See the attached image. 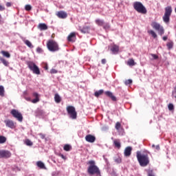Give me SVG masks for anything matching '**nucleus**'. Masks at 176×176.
<instances>
[{
    "label": "nucleus",
    "mask_w": 176,
    "mask_h": 176,
    "mask_svg": "<svg viewBox=\"0 0 176 176\" xmlns=\"http://www.w3.org/2000/svg\"><path fill=\"white\" fill-rule=\"evenodd\" d=\"M166 46H167L168 49L170 50H171L172 47H173L174 43H173V41L168 42V43H167Z\"/></svg>",
    "instance_id": "nucleus-34"
},
{
    "label": "nucleus",
    "mask_w": 176,
    "mask_h": 176,
    "mask_svg": "<svg viewBox=\"0 0 176 176\" xmlns=\"http://www.w3.org/2000/svg\"><path fill=\"white\" fill-rule=\"evenodd\" d=\"M131 83H133V80L131 79H129V80H126L125 82H124V84L127 86L128 85H131Z\"/></svg>",
    "instance_id": "nucleus-39"
},
{
    "label": "nucleus",
    "mask_w": 176,
    "mask_h": 176,
    "mask_svg": "<svg viewBox=\"0 0 176 176\" xmlns=\"http://www.w3.org/2000/svg\"><path fill=\"white\" fill-rule=\"evenodd\" d=\"M66 111L71 119L75 120L78 118V113H76V110L74 106H67Z\"/></svg>",
    "instance_id": "nucleus-6"
},
{
    "label": "nucleus",
    "mask_w": 176,
    "mask_h": 176,
    "mask_svg": "<svg viewBox=\"0 0 176 176\" xmlns=\"http://www.w3.org/2000/svg\"><path fill=\"white\" fill-rule=\"evenodd\" d=\"M116 130H120V129H122V124H120V122H117L116 124Z\"/></svg>",
    "instance_id": "nucleus-35"
},
{
    "label": "nucleus",
    "mask_w": 176,
    "mask_h": 176,
    "mask_svg": "<svg viewBox=\"0 0 176 176\" xmlns=\"http://www.w3.org/2000/svg\"><path fill=\"white\" fill-rule=\"evenodd\" d=\"M50 74H57V70H56V69H52L50 70Z\"/></svg>",
    "instance_id": "nucleus-44"
},
{
    "label": "nucleus",
    "mask_w": 176,
    "mask_h": 176,
    "mask_svg": "<svg viewBox=\"0 0 176 176\" xmlns=\"http://www.w3.org/2000/svg\"><path fill=\"white\" fill-rule=\"evenodd\" d=\"M12 157V153L8 150H0V159H9Z\"/></svg>",
    "instance_id": "nucleus-9"
},
{
    "label": "nucleus",
    "mask_w": 176,
    "mask_h": 176,
    "mask_svg": "<svg viewBox=\"0 0 176 176\" xmlns=\"http://www.w3.org/2000/svg\"><path fill=\"white\" fill-rule=\"evenodd\" d=\"M10 113L15 118V119L18 120L19 122H23V115L21 113L19 112V111L12 109L11 110Z\"/></svg>",
    "instance_id": "nucleus-8"
},
{
    "label": "nucleus",
    "mask_w": 176,
    "mask_h": 176,
    "mask_svg": "<svg viewBox=\"0 0 176 176\" xmlns=\"http://www.w3.org/2000/svg\"><path fill=\"white\" fill-rule=\"evenodd\" d=\"M107 63V60L102 59V64H105Z\"/></svg>",
    "instance_id": "nucleus-49"
},
{
    "label": "nucleus",
    "mask_w": 176,
    "mask_h": 176,
    "mask_svg": "<svg viewBox=\"0 0 176 176\" xmlns=\"http://www.w3.org/2000/svg\"><path fill=\"white\" fill-rule=\"evenodd\" d=\"M96 23H102V21H101V20L100 19H98L96 21Z\"/></svg>",
    "instance_id": "nucleus-52"
},
{
    "label": "nucleus",
    "mask_w": 176,
    "mask_h": 176,
    "mask_svg": "<svg viewBox=\"0 0 176 176\" xmlns=\"http://www.w3.org/2000/svg\"><path fill=\"white\" fill-rule=\"evenodd\" d=\"M3 10H5V6L0 5V12H3Z\"/></svg>",
    "instance_id": "nucleus-47"
},
{
    "label": "nucleus",
    "mask_w": 176,
    "mask_h": 176,
    "mask_svg": "<svg viewBox=\"0 0 176 176\" xmlns=\"http://www.w3.org/2000/svg\"><path fill=\"white\" fill-rule=\"evenodd\" d=\"M6 5L7 8H10V6H12V3L7 2Z\"/></svg>",
    "instance_id": "nucleus-48"
},
{
    "label": "nucleus",
    "mask_w": 176,
    "mask_h": 176,
    "mask_svg": "<svg viewBox=\"0 0 176 176\" xmlns=\"http://www.w3.org/2000/svg\"><path fill=\"white\" fill-rule=\"evenodd\" d=\"M32 9V7L30 5H26L25 6V10H27L28 12H30Z\"/></svg>",
    "instance_id": "nucleus-38"
},
{
    "label": "nucleus",
    "mask_w": 176,
    "mask_h": 176,
    "mask_svg": "<svg viewBox=\"0 0 176 176\" xmlns=\"http://www.w3.org/2000/svg\"><path fill=\"white\" fill-rule=\"evenodd\" d=\"M168 108L170 111H174V104H173L172 103H170L168 105Z\"/></svg>",
    "instance_id": "nucleus-40"
},
{
    "label": "nucleus",
    "mask_w": 176,
    "mask_h": 176,
    "mask_svg": "<svg viewBox=\"0 0 176 176\" xmlns=\"http://www.w3.org/2000/svg\"><path fill=\"white\" fill-rule=\"evenodd\" d=\"M128 65L133 67L134 65H135V62L134 61V60L133 58L129 59L127 62Z\"/></svg>",
    "instance_id": "nucleus-31"
},
{
    "label": "nucleus",
    "mask_w": 176,
    "mask_h": 176,
    "mask_svg": "<svg viewBox=\"0 0 176 176\" xmlns=\"http://www.w3.org/2000/svg\"><path fill=\"white\" fill-rule=\"evenodd\" d=\"M98 25L103 27L104 30H109V25L108 23H98Z\"/></svg>",
    "instance_id": "nucleus-32"
},
{
    "label": "nucleus",
    "mask_w": 176,
    "mask_h": 176,
    "mask_svg": "<svg viewBox=\"0 0 176 176\" xmlns=\"http://www.w3.org/2000/svg\"><path fill=\"white\" fill-rule=\"evenodd\" d=\"M0 96L5 97V88L2 85H0Z\"/></svg>",
    "instance_id": "nucleus-28"
},
{
    "label": "nucleus",
    "mask_w": 176,
    "mask_h": 176,
    "mask_svg": "<svg viewBox=\"0 0 176 176\" xmlns=\"http://www.w3.org/2000/svg\"><path fill=\"white\" fill-rule=\"evenodd\" d=\"M33 97H35V99H33L32 100V102L33 104H36V102H39V94H38V93L36 92L33 93Z\"/></svg>",
    "instance_id": "nucleus-18"
},
{
    "label": "nucleus",
    "mask_w": 176,
    "mask_h": 176,
    "mask_svg": "<svg viewBox=\"0 0 176 176\" xmlns=\"http://www.w3.org/2000/svg\"><path fill=\"white\" fill-rule=\"evenodd\" d=\"M116 163H122V159L120 157L115 159Z\"/></svg>",
    "instance_id": "nucleus-42"
},
{
    "label": "nucleus",
    "mask_w": 176,
    "mask_h": 176,
    "mask_svg": "<svg viewBox=\"0 0 176 176\" xmlns=\"http://www.w3.org/2000/svg\"><path fill=\"white\" fill-rule=\"evenodd\" d=\"M60 157H61L62 159H63V160H66L67 157L63 155V154H59Z\"/></svg>",
    "instance_id": "nucleus-46"
},
{
    "label": "nucleus",
    "mask_w": 176,
    "mask_h": 176,
    "mask_svg": "<svg viewBox=\"0 0 176 176\" xmlns=\"http://www.w3.org/2000/svg\"><path fill=\"white\" fill-rule=\"evenodd\" d=\"M56 16H58L59 19H67L68 14L64 11H59L57 12Z\"/></svg>",
    "instance_id": "nucleus-16"
},
{
    "label": "nucleus",
    "mask_w": 176,
    "mask_h": 176,
    "mask_svg": "<svg viewBox=\"0 0 176 176\" xmlns=\"http://www.w3.org/2000/svg\"><path fill=\"white\" fill-rule=\"evenodd\" d=\"M131 151H133V148L131 146H127L124 152V156L129 157L131 155Z\"/></svg>",
    "instance_id": "nucleus-15"
},
{
    "label": "nucleus",
    "mask_w": 176,
    "mask_h": 176,
    "mask_svg": "<svg viewBox=\"0 0 176 176\" xmlns=\"http://www.w3.org/2000/svg\"><path fill=\"white\" fill-rule=\"evenodd\" d=\"M85 141H87V142H90L91 144H93V142H96V136L90 134L87 135L85 136Z\"/></svg>",
    "instance_id": "nucleus-13"
},
{
    "label": "nucleus",
    "mask_w": 176,
    "mask_h": 176,
    "mask_svg": "<svg viewBox=\"0 0 176 176\" xmlns=\"http://www.w3.org/2000/svg\"><path fill=\"white\" fill-rule=\"evenodd\" d=\"M45 69L47 70L49 69V67L47 66V64L45 65V66L44 67Z\"/></svg>",
    "instance_id": "nucleus-50"
},
{
    "label": "nucleus",
    "mask_w": 176,
    "mask_h": 176,
    "mask_svg": "<svg viewBox=\"0 0 176 176\" xmlns=\"http://www.w3.org/2000/svg\"><path fill=\"white\" fill-rule=\"evenodd\" d=\"M173 8H171V6H167L165 8V13L163 16V20L165 23H168V21H170V16H171Z\"/></svg>",
    "instance_id": "nucleus-7"
},
{
    "label": "nucleus",
    "mask_w": 176,
    "mask_h": 176,
    "mask_svg": "<svg viewBox=\"0 0 176 176\" xmlns=\"http://www.w3.org/2000/svg\"><path fill=\"white\" fill-rule=\"evenodd\" d=\"M38 135L41 137V140H45V134L39 133Z\"/></svg>",
    "instance_id": "nucleus-43"
},
{
    "label": "nucleus",
    "mask_w": 176,
    "mask_h": 176,
    "mask_svg": "<svg viewBox=\"0 0 176 176\" xmlns=\"http://www.w3.org/2000/svg\"><path fill=\"white\" fill-rule=\"evenodd\" d=\"M150 56H151V60H157L159 58V56L154 54H151Z\"/></svg>",
    "instance_id": "nucleus-37"
},
{
    "label": "nucleus",
    "mask_w": 176,
    "mask_h": 176,
    "mask_svg": "<svg viewBox=\"0 0 176 176\" xmlns=\"http://www.w3.org/2000/svg\"><path fill=\"white\" fill-rule=\"evenodd\" d=\"M0 61L3 64V65H5V67H8L9 65V62L2 56H0Z\"/></svg>",
    "instance_id": "nucleus-24"
},
{
    "label": "nucleus",
    "mask_w": 176,
    "mask_h": 176,
    "mask_svg": "<svg viewBox=\"0 0 176 176\" xmlns=\"http://www.w3.org/2000/svg\"><path fill=\"white\" fill-rule=\"evenodd\" d=\"M47 47L50 52H58L60 47H58V44L54 40H50L47 43Z\"/></svg>",
    "instance_id": "nucleus-5"
},
{
    "label": "nucleus",
    "mask_w": 176,
    "mask_h": 176,
    "mask_svg": "<svg viewBox=\"0 0 176 176\" xmlns=\"http://www.w3.org/2000/svg\"><path fill=\"white\" fill-rule=\"evenodd\" d=\"M63 149L66 152H69V151H71V149H72V146H71V145H69V144H65L63 147Z\"/></svg>",
    "instance_id": "nucleus-29"
},
{
    "label": "nucleus",
    "mask_w": 176,
    "mask_h": 176,
    "mask_svg": "<svg viewBox=\"0 0 176 176\" xmlns=\"http://www.w3.org/2000/svg\"><path fill=\"white\" fill-rule=\"evenodd\" d=\"M42 52H43L42 48L37 47V49H36V52L37 53H42Z\"/></svg>",
    "instance_id": "nucleus-45"
},
{
    "label": "nucleus",
    "mask_w": 176,
    "mask_h": 176,
    "mask_svg": "<svg viewBox=\"0 0 176 176\" xmlns=\"http://www.w3.org/2000/svg\"><path fill=\"white\" fill-rule=\"evenodd\" d=\"M111 51L115 54L119 52V46L116 45H113L111 48Z\"/></svg>",
    "instance_id": "nucleus-21"
},
{
    "label": "nucleus",
    "mask_w": 176,
    "mask_h": 176,
    "mask_svg": "<svg viewBox=\"0 0 176 176\" xmlns=\"http://www.w3.org/2000/svg\"><path fill=\"white\" fill-rule=\"evenodd\" d=\"M25 144H26V145H28V146H32V145H33L32 142H31V140H30L28 139L25 140Z\"/></svg>",
    "instance_id": "nucleus-36"
},
{
    "label": "nucleus",
    "mask_w": 176,
    "mask_h": 176,
    "mask_svg": "<svg viewBox=\"0 0 176 176\" xmlns=\"http://www.w3.org/2000/svg\"><path fill=\"white\" fill-rule=\"evenodd\" d=\"M24 43L25 44L26 46H28V47H30V49H32V47H34V45H32V43H30V41L28 40H25L24 41Z\"/></svg>",
    "instance_id": "nucleus-30"
},
{
    "label": "nucleus",
    "mask_w": 176,
    "mask_h": 176,
    "mask_svg": "<svg viewBox=\"0 0 176 176\" xmlns=\"http://www.w3.org/2000/svg\"><path fill=\"white\" fill-rule=\"evenodd\" d=\"M152 148H155L157 151L160 150V146H159V145L155 146V144H153Z\"/></svg>",
    "instance_id": "nucleus-41"
},
{
    "label": "nucleus",
    "mask_w": 176,
    "mask_h": 176,
    "mask_svg": "<svg viewBox=\"0 0 176 176\" xmlns=\"http://www.w3.org/2000/svg\"><path fill=\"white\" fill-rule=\"evenodd\" d=\"M148 176H154V175H153V174H152V173H149Z\"/></svg>",
    "instance_id": "nucleus-54"
},
{
    "label": "nucleus",
    "mask_w": 176,
    "mask_h": 176,
    "mask_svg": "<svg viewBox=\"0 0 176 176\" xmlns=\"http://www.w3.org/2000/svg\"><path fill=\"white\" fill-rule=\"evenodd\" d=\"M105 96L109 97L112 100V101H116V96H113V94L109 91H107L104 92Z\"/></svg>",
    "instance_id": "nucleus-14"
},
{
    "label": "nucleus",
    "mask_w": 176,
    "mask_h": 176,
    "mask_svg": "<svg viewBox=\"0 0 176 176\" xmlns=\"http://www.w3.org/2000/svg\"><path fill=\"white\" fill-rule=\"evenodd\" d=\"M151 27H153V28H154V30H155L156 31H158L160 35H163V34H164V29H163V27L162 25H160V24L159 23H152L151 24Z\"/></svg>",
    "instance_id": "nucleus-10"
},
{
    "label": "nucleus",
    "mask_w": 176,
    "mask_h": 176,
    "mask_svg": "<svg viewBox=\"0 0 176 176\" xmlns=\"http://www.w3.org/2000/svg\"><path fill=\"white\" fill-rule=\"evenodd\" d=\"M1 54H2L3 57H6V58H10V54L8 51L2 50L1 51Z\"/></svg>",
    "instance_id": "nucleus-19"
},
{
    "label": "nucleus",
    "mask_w": 176,
    "mask_h": 176,
    "mask_svg": "<svg viewBox=\"0 0 176 176\" xmlns=\"http://www.w3.org/2000/svg\"><path fill=\"white\" fill-rule=\"evenodd\" d=\"M113 145L115 146L116 148H118V149H120L121 148V144H120V140H115L113 141Z\"/></svg>",
    "instance_id": "nucleus-23"
},
{
    "label": "nucleus",
    "mask_w": 176,
    "mask_h": 176,
    "mask_svg": "<svg viewBox=\"0 0 176 176\" xmlns=\"http://www.w3.org/2000/svg\"><path fill=\"white\" fill-rule=\"evenodd\" d=\"M136 157L141 167H146L149 164V157L148 154H141V151H137Z\"/></svg>",
    "instance_id": "nucleus-2"
},
{
    "label": "nucleus",
    "mask_w": 176,
    "mask_h": 176,
    "mask_svg": "<svg viewBox=\"0 0 176 176\" xmlns=\"http://www.w3.org/2000/svg\"><path fill=\"white\" fill-rule=\"evenodd\" d=\"M4 123L6 124V127H9V129H16V124L12 120H6Z\"/></svg>",
    "instance_id": "nucleus-12"
},
{
    "label": "nucleus",
    "mask_w": 176,
    "mask_h": 176,
    "mask_svg": "<svg viewBox=\"0 0 176 176\" xmlns=\"http://www.w3.org/2000/svg\"><path fill=\"white\" fill-rule=\"evenodd\" d=\"M147 32H148V34H149V35H151L153 36V38H154V39H156V38H157V34H156L155 31L148 30Z\"/></svg>",
    "instance_id": "nucleus-26"
},
{
    "label": "nucleus",
    "mask_w": 176,
    "mask_h": 176,
    "mask_svg": "<svg viewBox=\"0 0 176 176\" xmlns=\"http://www.w3.org/2000/svg\"><path fill=\"white\" fill-rule=\"evenodd\" d=\"M133 9L138 12V13H140L141 14H146L148 10H146V8L144 6L142 3L140 1H136L133 3Z\"/></svg>",
    "instance_id": "nucleus-3"
},
{
    "label": "nucleus",
    "mask_w": 176,
    "mask_h": 176,
    "mask_svg": "<svg viewBox=\"0 0 176 176\" xmlns=\"http://www.w3.org/2000/svg\"><path fill=\"white\" fill-rule=\"evenodd\" d=\"M102 94H104V90L103 89H100L99 91H96L94 93V96L95 97H100V96H102Z\"/></svg>",
    "instance_id": "nucleus-25"
},
{
    "label": "nucleus",
    "mask_w": 176,
    "mask_h": 176,
    "mask_svg": "<svg viewBox=\"0 0 176 176\" xmlns=\"http://www.w3.org/2000/svg\"><path fill=\"white\" fill-rule=\"evenodd\" d=\"M78 30L82 34H90L91 28L87 25H84L83 26H78Z\"/></svg>",
    "instance_id": "nucleus-11"
},
{
    "label": "nucleus",
    "mask_w": 176,
    "mask_h": 176,
    "mask_svg": "<svg viewBox=\"0 0 176 176\" xmlns=\"http://www.w3.org/2000/svg\"><path fill=\"white\" fill-rule=\"evenodd\" d=\"M87 164L89 166L87 170L89 175H101V170H100V168L96 165V161L89 160L87 162Z\"/></svg>",
    "instance_id": "nucleus-1"
},
{
    "label": "nucleus",
    "mask_w": 176,
    "mask_h": 176,
    "mask_svg": "<svg viewBox=\"0 0 176 176\" xmlns=\"http://www.w3.org/2000/svg\"><path fill=\"white\" fill-rule=\"evenodd\" d=\"M6 137L0 135V144H5L6 142Z\"/></svg>",
    "instance_id": "nucleus-33"
},
{
    "label": "nucleus",
    "mask_w": 176,
    "mask_h": 176,
    "mask_svg": "<svg viewBox=\"0 0 176 176\" xmlns=\"http://www.w3.org/2000/svg\"><path fill=\"white\" fill-rule=\"evenodd\" d=\"M25 100H26L27 101H31V98H25Z\"/></svg>",
    "instance_id": "nucleus-53"
},
{
    "label": "nucleus",
    "mask_w": 176,
    "mask_h": 176,
    "mask_svg": "<svg viewBox=\"0 0 176 176\" xmlns=\"http://www.w3.org/2000/svg\"><path fill=\"white\" fill-rule=\"evenodd\" d=\"M36 166H38L39 168H41V169L46 168V167L45 166V164H43V162H42V161L37 162Z\"/></svg>",
    "instance_id": "nucleus-27"
},
{
    "label": "nucleus",
    "mask_w": 176,
    "mask_h": 176,
    "mask_svg": "<svg viewBox=\"0 0 176 176\" xmlns=\"http://www.w3.org/2000/svg\"><path fill=\"white\" fill-rule=\"evenodd\" d=\"M76 38V33L75 32H72L70 34L67 36V41L69 42H74V40Z\"/></svg>",
    "instance_id": "nucleus-17"
},
{
    "label": "nucleus",
    "mask_w": 176,
    "mask_h": 176,
    "mask_svg": "<svg viewBox=\"0 0 176 176\" xmlns=\"http://www.w3.org/2000/svg\"><path fill=\"white\" fill-rule=\"evenodd\" d=\"M38 28H39V30H41V31H45L47 30V26L45 23H39Z\"/></svg>",
    "instance_id": "nucleus-20"
},
{
    "label": "nucleus",
    "mask_w": 176,
    "mask_h": 176,
    "mask_svg": "<svg viewBox=\"0 0 176 176\" xmlns=\"http://www.w3.org/2000/svg\"><path fill=\"white\" fill-rule=\"evenodd\" d=\"M54 101L56 102V104H60L61 102V97L58 94H56L54 95Z\"/></svg>",
    "instance_id": "nucleus-22"
},
{
    "label": "nucleus",
    "mask_w": 176,
    "mask_h": 176,
    "mask_svg": "<svg viewBox=\"0 0 176 176\" xmlns=\"http://www.w3.org/2000/svg\"><path fill=\"white\" fill-rule=\"evenodd\" d=\"M25 64L28 65L29 69L33 72V74H35L36 75H41V70L35 63L31 60H27Z\"/></svg>",
    "instance_id": "nucleus-4"
},
{
    "label": "nucleus",
    "mask_w": 176,
    "mask_h": 176,
    "mask_svg": "<svg viewBox=\"0 0 176 176\" xmlns=\"http://www.w3.org/2000/svg\"><path fill=\"white\" fill-rule=\"evenodd\" d=\"M175 98H176V96H175Z\"/></svg>",
    "instance_id": "nucleus-55"
},
{
    "label": "nucleus",
    "mask_w": 176,
    "mask_h": 176,
    "mask_svg": "<svg viewBox=\"0 0 176 176\" xmlns=\"http://www.w3.org/2000/svg\"><path fill=\"white\" fill-rule=\"evenodd\" d=\"M163 41H167V36H164L163 38H162Z\"/></svg>",
    "instance_id": "nucleus-51"
}]
</instances>
